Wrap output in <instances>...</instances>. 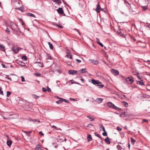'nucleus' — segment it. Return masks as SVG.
<instances>
[{"label": "nucleus", "instance_id": "23", "mask_svg": "<svg viewBox=\"0 0 150 150\" xmlns=\"http://www.w3.org/2000/svg\"><path fill=\"white\" fill-rule=\"evenodd\" d=\"M105 141L108 144H110V142L109 140V138L108 137L106 138L105 139Z\"/></svg>", "mask_w": 150, "mask_h": 150}, {"label": "nucleus", "instance_id": "2", "mask_svg": "<svg viewBox=\"0 0 150 150\" xmlns=\"http://www.w3.org/2000/svg\"><path fill=\"white\" fill-rule=\"evenodd\" d=\"M10 28L15 31H17L18 30V25L15 23L11 22L9 26Z\"/></svg>", "mask_w": 150, "mask_h": 150}, {"label": "nucleus", "instance_id": "10", "mask_svg": "<svg viewBox=\"0 0 150 150\" xmlns=\"http://www.w3.org/2000/svg\"><path fill=\"white\" fill-rule=\"evenodd\" d=\"M103 100L102 98H97L96 100V101L97 103H100L102 102Z\"/></svg>", "mask_w": 150, "mask_h": 150}, {"label": "nucleus", "instance_id": "30", "mask_svg": "<svg viewBox=\"0 0 150 150\" xmlns=\"http://www.w3.org/2000/svg\"><path fill=\"white\" fill-rule=\"evenodd\" d=\"M142 8L144 10H146V9H147L148 6H142Z\"/></svg>", "mask_w": 150, "mask_h": 150}, {"label": "nucleus", "instance_id": "51", "mask_svg": "<svg viewBox=\"0 0 150 150\" xmlns=\"http://www.w3.org/2000/svg\"><path fill=\"white\" fill-rule=\"evenodd\" d=\"M96 42L98 43L99 42H100V40L98 38H96Z\"/></svg>", "mask_w": 150, "mask_h": 150}, {"label": "nucleus", "instance_id": "24", "mask_svg": "<svg viewBox=\"0 0 150 150\" xmlns=\"http://www.w3.org/2000/svg\"><path fill=\"white\" fill-rule=\"evenodd\" d=\"M122 104L125 107H127L128 106V104L125 101H123L122 102Z\"/></svg>", "mask_w": 150, "mask_h": 150}, {"label": "nucleus", "instance_id": "8", "mask_svg": "<svg viewBox=\"0 0 150 150\" xmlns=\"http://www.w3.org/2000/svg\"><path fill=\"white\" fill-rule=\"evenodd\" d=\"M77 73V71L74 70H70L68 71V73L70 74H76Z\"/></svg>", "mask_w": 150, "mask_h": 150}, {"label": "nucleus", "instance_id": "52", "mask_svg": "<svg viewBox=\"0 0 150 150\" xmlns=\"http://www.w3.org/2000/svg\"><path fill=\"white\" fill-rule=\"evenodd\" d=\"M132 41H136V40L134 38V37H133L132 36Z\"/></svg>", "mask_w": 150, "mask_h": 150}, {"label": "nucleus", "instance_id": "61", "mask_svg": "<svg viewBox=\"0 0 150 150\" xmlns=\"http://www.w3.org/2000/svg\"><path fill=\"white\" fill-rule=\"evenodd\" d=\"M36 75L38 76H40V74H35Z\"/></svg>", "mask_w": 150, "mask_h": 150}, {"label": "nucleus", "instance_id": "56", "mask_svg": "<svg viewBox=\"0 0 150 150\" xmlns=\"http://www.w3.org/2000/svg\"><path fill=\"white\" fill-rule=\"evenodd\" d=\"M63 1L65 5H66L67 6L68 5V4H67V3L65 1L63 0Z\"/></svg>", "mask_w": 150, "mask_h": 150}, {"label": "nucleus", "instance_id": "22", "mask_svg": "<svg viewBox=\"0 0 150 150\" xmlns=\"http://www.w3.org/2000/svg\"><path fill=\"white\" fill-rule=\"evenodd\" d=\"M63 102V98H59V100L57 101H56V103L58 104H60L62 103Z\"/></svg>", "mask_w": 150, "mask_h": 150}, {"label": "nucleus", "instance_id": "27", "mask_svg": "<svg viewBox=\"0 0 150 150\" xmlns=\"http://www.w3.org/2000/svg\"><path fill=\"white\" fill-rule=\"evenodd\" d=\"M48 44L50 48L51 49L53 50V47L52 45L50 42H48Z\"/></svg>", "mask_w": 150, "mask_h": 150}, {"label": "nucleus", "instance_id": "37", "mask_svg": "<svg viewBox=\"0 0 150 150\" xmlns=\"http://www.w3.org/2000/svg\"><path fill=\"white\" fill-rule=\"evenodd\" d=\"M70 100H73V101H77L78 100V98H75V99H74L72 98H70Z\"/></svg>", "mask_w": 150, "mask_h": 150}, {"label": "nucleus", "instance_id": "5", "mask_svg": "<svg viewBox=\"0 0 150 150\" xmlns=\"http://www.w3.org/2000/svg\"><path fill=\"white\" fill-rule=\"evenodd\" d=\"M21 49V48L18 47L17 46H14L12 48V50L13 52L15 53H17Z\"/></svg>", "mask_w": 150, "mask_h": 150}, {"label": "nucleus", "instance_id": "9", "mask_svg": "<svg viewBox=\"0 0 150 150\" xmlns=\"http://www.w3.org/2000/svg\"><path fill=\"white\" fill-rule=\"evenodd\" d=\"M137 83L141 86H143L145 85V84L143 81V80H141L139 81H137Z\"/></svg>", "mask_w": 150, "mask_h": 150}, {"label": "nucleus", "instance_id": "18", "mask_svg": "<svg viewBox=\"0 0 150 150\" xmlns=\"http://www.w3.org/2000/svg\"><path fill=\"white\" fill-rule=\"evenodd\" d=\"M26 15L31 17H35L34 15L31 13H26Z\"/></svg>", "mask_w": 150, "mask_h": 150}, {"label": "nucleus", "instance_id": "54", "mask_svg": "<svg viewBox=\"0 0 150 150\" xmlns=\"http://www.w3.org/2000/svg\"><path fill=\"white\" fill-rule=\"evenodd\" d=\"M67 63L68 64V65H70L71 64V61L70 62H67Z\"/></svg>", "mask_w": 150, "mask_h": 150}, {"label": "nucleus", "instance_id": "29", "mask_svg": "<svg viewBox=\"0 0 150 150\" xmlns=\"http://www.w3.org/2000/svg\"><path fill=\"white\" fill-rule=\"evenodd\" d=\"M87 117L89 118L91 121H93L95 119L94 118H91L90 115H88Z\"/></svg>", "mask_w": 150, "mask_h": 150}, {"label": "nucleus", "instance_id": "48", "mask_svg": "<svg viewBox=\"0 0 150 150\" xmlns=\"http://www.w3.org/2000/svg\"><path fill=\"white\" fill-rule=\"evenodd\" d=\"M0 94L3 95V91L1 90V88H0Z\"/></svg>", "mask_w": 150, "mask_h": 150}, {"label": "nucleus", "instance_id": "15", "mask_svg": "<svg viewBox=\"0 0 150 150\" xmlns=\"http://www.w3.org/2000/svg\"><path fill=\"white\" fill-rule=\"evenodd\" d=\"M91 62L94 64H98V62L97 60H90Z\"/></svg>", "mask_w": 150, "mask_h": 150}, {"label": "nucleus", "instance_id": "40", "mask_svg": "<svg viewBox=\"0 0 150 150\" xmlns=\"http://www.w3.org/2000/svg\"><path fill=\"white\" fill-rule=\"evenodd\" d=\"M0 47L1 49H4L5 48V47L2 45L1 44H0Z\"/></svg>", "mask_w": 150, "mask_h": 150}, {"label": "nucleus", "instance_id": "7", "mask_svg": "<svg viewBox=\"0 0 150 150\" xmlns=\"http://www.w3.org/2000/svg\"><path fill=\"white\" fill-rule=\"evenodd\" d=\"M111 71L115 75H118L119 73V71L118 70H115L113 69H111Z\"/></svg>", "mask_w": 150, "mask_h": 150}, {"label": "nucleus", "instance_id": "44", "mask_svg": "<svg viewBox=\"0 0 150 150\" xmlns=\"http://www.w3.org/2000/svg\"><path fill=\"white\" fill-rule=\"evenodd\" d=\"M117 130L118 131H121L122 130V129L121 128L117 127Z\"/></svg>", "mask_w": 150, "mask_h": 150}, {"label": "nucleus", "instance_id": "53", "mask_svg": "<svg viewBox=\"0 0 150 150\" xmlns=\"http://www.w3.org/2000/svg\"><path fill=\"white\" fill-rule=\"evenodd\" d=\"M39 134L42 136L44 135V134L42 133V131H40L39 132Z\"/></svg>", "mask_w": 150, "mask_h": 150}, {"label": "nucleus", "instance_id": "46", "mask_svg": "<svg viewBox=\"0 0 150 150\" xmlns=\"http://www.w3.org/2000/svg\"><path fill=\"white\" fill-rule=\"evenodd\" d=\"M33 97L36 99H37L39 98V97L38 96L36 95H33Z\"/></svg>", "mask_w": 150, "mask_h": 150}, {"label": "nucleus", "instance_id": "59", "mask_svg": "<svg viewBox=\"0 0 150 150\" xmlns=\"http://www.w3.org/2000/svg\"><path fill=\"white\" fill-rule=\"evenodd\" d=\"M25 133H28V134H30L31 133V132H26V131H25Z\"/></svg>", "mask_w": 150, "mask_h": 150}, {"label": "nucleus", "instance_id": "64", "mask_svg": "<svg viewBox=\"0 0 150 150\" xmlns=\"http://www.w3.org/2000/svg\"><path fill=\"white\" fill-rule=\"evenodd\" d=\"M57 1H58V0H54L53 1L57 3Z\"/></svg>", "mask_w": 150, "mask_h": 150}, {"label": "nucleus", "instance_id": "41", "mask_svg": "<svg viewBox=\"0 0 150 150\" xmlns=\"http://www.w3.org/2000/svg\"><path fill=\"white\" fill-rule=\"evenodd\" d=\"M142 121H143V122H148V121L146 119H144L142 120Z\"/></svg>", "mask_w": 150, "mask_h": 150}, {"label": "nucleus", "instance_id": "43", "mask_svg": "<svg viewBox=\"0 0 150 150\" xmlns=\"http://www.w3.org/2000/svg\"><path fill=\"white\" fill-rule=\"evenodd\" d=\"M42 90L43 92H45L47 91V89L45 88H42Z\"/></svg>", "mask_w": 150, "mask_h": 150}, {"label": "nucleus", "instance_id": "38", "mask_svg": "<svg viewBox=\"0 0 150 150\" xmlns=\"http://www.w3.org/2000/svg\"><path fill=\"white\" fill-rule=\"evenodd\" d=\"M117 149L119 150H120L121 149L122 147L120 145H118L117 146Z\"/></svg>", "mask_w": 150, "mask_h": 150}, {"label": "nucleus", "instance_id": "28", "mask_svg": "<svg viewBox=\"0 0 150 150\" xmlns=\"http://www.w3.org/2000/svg\"><path fill=\"white\" fill-rule=\"evenodd\" d=\"M35 63H38L39 64L38 65V66L40 67H42L43 66V64L41 62H36Z\"/></svg>", "mask_w": 150, "mask_h": 150}, {"label": "nucleus", "instance_id": "19", "mask_svg": "<svg viewBox=\"0 0 150 150\" xmlns=\"http://www.w3.org/2000/svg\"><path fill=\"white\" fill-rule=\"evenodd\" d=\"M134 75H136V76H137V77L138 78V79L139 80H142L141 79V77L139 75V73H137L136 74H133Z\"/></svg>", "mask_w": 150, "mask_h": 150}, {"label": "nucleus", "instance_id": "13", "mask_svg": "<svg viewBox=\"0 0 150 150\" xmlns=\"http://www.w3.org/2000/svg\"><path fill=\"white\" fill-rule=\"evenodd\" d=\"M126 81L128 83H131V78L129 77L126 79Z\"/></svg>", "mask_w": 150, "mask_h": 150}, {"label": "nucleus", "instance_id": "1", "mask_svg": "<svg viewBox=\"0 0 150 150\" xmlns=\"http://www.w3.org/2000/svg\"><path fill=\"white\" fill-rule=\"evenodd\" d=\"M91 81L92 83L95 85L98 86L100 88H103L104 86V85L103 84L99 85V84H101V83L98 80H96L93 79Z\"/></svg>", "mask_w": 150, "mask_h": 150}, {"label": "nucleus", "instance_id": "21", "mask_svg": "<svg viewBox=\"0 0 150 150\" xmlns=\"http://www.w3.org/2000/svg\"><path fill=\"white\" fill-rule=\"evenodd\" d=\"M66 57H67L68 58H69L70 59L72 58V57L71 55V54L69 52L67 53V54L66 56Z\"/></svg>", "mask_w": 150, "mask_h": 150}, {"label": "nucleus", "instance_id": "32", "mask_svg": "<svg viewBox=\"0 0 150 150\" xmlns=\"http://www.w3.org/2000/svg\"><path fill=\"white\" fill-rule=\"evenodd\" d=\"M11 92L9 91H7V97H9L11 95Z\"/></svg>", "mask_w": 150, "mask_h": 150}, {"label": "nucleus", "instance_id": "49", "mask_svg": "<svg viewBox=\"0 0 150 150\" xmlns=\"http://www.w3.org/2000/svg\"><path fill=\"white\" fill-rule=\"evenodd\" d=\"M98 44H99L101 47H103V45L100 42Z\"/></svg>", "mask_w": 150, "mask_h": 150}, {"label": "nucleus", "instance_id": "26", "mask_svg": "<svg viewBox=\"0 0 150 150\" xmlns=\"http://www.w3.org/2000/svg\"><path fill=\"white\" fill-rule=\"evenodd\" d=\"M46 55H47V59H52V57L49 54H48V53H46Z\"/></svg>", "mask_w": 150, "mask_h": 150}, {"label": "nucleus", "instance_id": "50", "mask_svg": "<svg viewBox=\"0 0 150 150\" xmlns=\"http://www.w3.org/2000/svg\"><path fill=\"white\" fill-rule=\"evenodd\" d=\"M76 61L78 63H80L81 62V61L80 60L78 59H76Z\"/></svg>", "mask_w": 150, "mask_h": 150}, {"label": "nucleus", "instance_id": "47", "mask_svg": "<svg viewBox=\"0 0 150 150\" xmlns=\"http://www.w3.org/2000/svg\"><path fill=\"white\" fill-rule=\"evenodd\" d=\"M63 101H64V102H65V103H69L68 101L66 99H63Z\"/></svg>", "mask_w": 150, "mask_h": 150}, {"label": "nucleus", "instance_id": "4", "mask_svg": "<svg viewBox=\"0 0 150 150\" xmlns=\"http://www.w3.org/2000/svg\"><path fill=\"white\" fill-rule=\"evenodd\" d=\"M107 105L109 107L113 108L116 110H118V111H120L121 110L120 108L117 107L113 104L111 102H108L107 103Z\"/></svg>", "mask_w": 150, "mask_h": 150}, {"label": "nucleus", "instance_id": "25", "mask_svg": "<svg viewBox=\"0 0 150 150\" xmlns=\"http://www.w3.org/2000/svg\"><path fill=\"white\" fill-rule=\"evenodd\" d=\"M99 126L100 128H102V129L103 131H105V128L104 126H103V125L101 124H100L99 125Z\"/></svg>", "mask_w": 150, "mask_h": 150}, {"label": "nucleus", "instance_id": "11", "mask_svg": "<svg viewBox=\"0 0 150 150\" xmlns=\"http://www.w3.org/2000/svg\"><path fill=\"white\" fill-rule=\"evenodd\" d=\"M8 113L6 112V113H5L4 114V115L2 116L3 117V118L4 119H6V120H9L10 119H11V118H13L12 117V118H10L9 117H6V116H5Z\"/></svg>", "mask_w": 150, "mask_h": 150}, {"label": "nucleus", "instance_id": "3", "mask_svg": "<svg viewBox=\"0 0 150 150\" xmlns=\"http://www.w3.org/2000/svg\"><path fill=\"white\" fill-rule=\"evenodd\" d=\"M21 1H15L14 3V5L15 6V8L16 9H17L19 10H20L22 12L23 11V10L20 8V3Z\"/></svg>", "mask_w": 150, "mask_h": 150}, {"label": "nucleus", "instance_id": "17", "mask_svg": "<svg viewBox=\"0 0 150 150\" xmlns=\"http://www.w3.org/2000/svg\"><path fill=\"white\" fill-rule=\"evenodd\" d=\"M12 143V142L10 140H8L7 141V144L9 146H10Z\"/></svg>", "mask_w": 150, "mask_h": 150}, {"label": "nucleus", "instance_id": "57", "mask_svg": "<svg viewBox=\"0 0 150 150\" xmlns=\"http://www.w3.org/2000/svg\"><path fill=\"white\" fill-rule=\"evenodd\" d=\"M57 3L58 4H60L61 3V2L60 1L58 0V1H57Z\"/></svg>", "mask_w": 150, "mask_h": 150}, {"label": "nucleus", "instance_id": "45", "mask_svg": "<svg viewBox=\"0 0 150 150\" xmlns=\"http://www.w3.org/2000/svg\"><path fill=\"white\" fill-rule=\"evenodd\" d=\"M57 26H58V27H59L60 28H63L62 26L61 25L59 24V25L57 24Z\"/></svg>", "mask_w": 150, "mask_h": 150}, {"label": "nucleus", "instance_id": "63", "mask_svg": "<svg viewBox=\"0 0 150 150\" xmlns=\"http://www.w3.org/2000/svg\"><path fill=\"white\" fill-rule=\"evenodd\" d=\"M135 12H134V11H132V14H135Z\"/></svg>", "mask_w": 150, "mask_h": 150}, {"label": "nucleus", "instance_id": "36", "mask_svg": "<svg viewBox=\"0 0 150 150\" xmlns=\"http://www.w3.org/2000/svg\"><path fill=\"white\" fill-rule=\"evenodd\" d=\"M135 142H136V140L132 138V144H134Z\"/></svg>", "mask_w": 150, "mask_h": 150}, {"label": "nucleus", "instance_id": "31", "mask_svg": "<svg viewBox=\"0 0 150 150\" xmlns=\"http://www.w3.org/2000/svg\"><path fill=\"white\" fill-rule=\"evenodd\" d=\"M22 59L25 61H26L27 60V57L26 56H22Z\"/></svg>", "mask_w": 150, "mask_h": 150}, {"label": "nucleus", "instance_id": "55", "mask_svg": "<svg viewBox=\"0 0 150 150\" xmlns=\"http://www.w3.org/2000/svg\"><path fill=\"white\" fill-rule=\"evenodd\" d=\"M1 65L2 66L3 68H6V66L4 64H1Z\"/></svg>", "mask_w": 150, "mask_h": 150}, {"label": "nucleus", "instance_id": "60", "mask_svg": "<svg viewBox=\"0 0 150 150\" xmlns=\"http://www.w3.org/2000/svg\"><path fill=\"white\" fill-rule=\"evenodd\" d=\"M35 121H37V122H40V120H35Z\"/></svg>", "mask_w": 150, "mask_h": 150}, {"label": "nucleus", "instance_id": "16", "mask_svg": "<svg viewBox=\"0 0 150 150\" xmlns=\"http://www.w3.org/2000/svg\"><path fill=\"white\" fill-rule=\"evenodd\" d=\"M41 147V146L40 145H37L35 147V150H42Z\"/></svg>", "mask_w": 150, "mask_h": 150}, {"label": "nucleus", "instance_id": "42", "mask_svg": "<svg viewBox=\"0 0 150 150\" xmlns=\"http://www.w3.org/2000/svg\"><path fill=\"white\" fill-rule=\"evenodd\" d=\"M21 81L22 82H23L25 81V79L24 77L23 76H21Z\"/></svg>", "mask_w": 150, "mask_h": 150}, {"label": "nucleus", "instance_id": "6", "mask_svg": "<svg viewBox=\"0 0 150 150\" xmlns=\"http://www.w3.org/2000/svg\"><path fill=\"white\" fill-rule=\"evenodd\" d=\"M57 11L58 12V13L59 14H63V16H65V14H64V11L62 10V8H59L57 9Z\"/></svg>", "mask_w": 150, "mask_h": 150}, {"label": "nucleus", "instance_id": "12", "mask_svg": "<svg viewBox=\"0 0 150 150\" xmlns=\"http://www.w3.org/2000/svg\"><path fill=\"white\" fill-rule=\"evenodd\" d=\"M100 8V5L99 3H98L97 8L96 9V11L98 13H99Z\"/></svg>", "mask_w": 150, "mask_h": 150}, {"label": "nucleus", "instance_id": "14", "mask_svg": "<svg viewBox=\"0 0 150 150\" xmlns=\"http://www.w3.org/2000/svg\"><path fill=\"white\" fill-rule=\"evenodd\" d=\"M81 73H84L87 72L86 69V68L82 69L79 71Z\"/></svg>", "mask_w": 150, "mask_h": 150}, {"label": "nucleus", "instance_id": "39", "mask_svg": "<svg viewBox=\"0 0 150 150\" xmlns=\"http://www.w3.org/2000/svg\"><path fill=\"white\" fill-rule=\"evenodd\" d=\"M104 132L102 134L104 136H106L107 135V132H106L105 130V131H104Z\"/></svg>", "mask_w": 150, "mask_h": 150}, {"label": "nucleus", "instance_id": "35", "mask_svg": "<svg viewBox=\"0 0 150 150\" xmlns=\"http://www.w3.org/2000/svg\"><path fill=\"white\" fill-rule=\"evenodd\" d=\"M95 135L96 136L100 138L101 139V137L96 132H95Z\"/></svg>", "mask_w": 150, "mask_h": 150}, {"label": "nucleus", "instance_id": "62", "mask_svg": "<svg viewBox=\"0 0 150 150\" xmlns=\"http://www.w3.org/2000/svg\"><path fill=\"white\" fill-rule=\"evenodd\" d=\"M128 146L129 149L130 148V144H128Z\"/></svg>", "mask_w": 150, "mask_h": 150}, {"label": "nucleus", "instance_id": "33", "mask_svg": "<svg viewBox=\"0 0 150 150\" xmlns=\"http://www.w3.org/2000/svg\"><path fill=\"white\" fill-rule=\"evenodd\" d=\"M51 127L52 128H54L56 130L60 129L58 128L57 127H56V126H55L54 125L52 126H51Z\"/></svg>", "mask_w": 150, "mask_h": 150}, {"label": "nucleus", "instance_id": "34", "mask_svg": "<svg viewBox=\"0 0 150 150\" xmlns=\"http://www.w3.org/2000/svg\"><path fill=\"white\" fill-rule=\"evenodd\" d=\"M6 33H9L10 32V31L9 29L8 28H6Z\"/></svg>", "mask_w": 150, "mask_h": 150}, {"label": "nucleus", "instance_id": "20", "mask_svg": "<svg viewBox=\"0 0 150 150\" xmlns=\"http://www.w3.org/2000/svg\"><path fill=\"white\" fill-rule=\"evenodd\" d=\"M87 139L88 142L91 141L92 140L91 136V135L88 134L87 136Z\"/></svg>", "mask_w": 150, "mask_h": 150}, {"label": "nucleus", "instance_id": "58", "mask_svg": "<svg viewBox=\"0 0 150 150\" xmlns=\"http://www.w3.org/2000/svg\"><path fill=\"white\" fill-rule=\"evenodd\" d=\"M47 87L48 88V89H47V91L48 92H50L51 91V90L50 89V88H49V87H48V86H47Z\"/></svg>", "mask_w": 150, "mask_h": 150}]
</instances>
